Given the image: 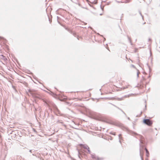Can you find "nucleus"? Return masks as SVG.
<instances>
[{
	"instance_id": "1",
	"label": "nucleus",
	"mask_w": 160,
	"mask_h": 160,
	"mask_svg": "<svg viewBox=\"0 0 160 160\" xmlns=\"http://www.w3.org/2000/svg\"><path fill=\"white\" fill-rule=\"evenodd\" d=\"M136 134L137 135V136L138 137V138H139L140 139V155H141V158H142V160H143V158H142V149H143V144L144 143L143 138V137L142 136H141L140 135H138V134Z\"/></svg>"
},
{
	"instance_id": "2",
	"label": "nucleus",
	"mask_w": 160,
	"mask_h": 160,
	"mask_svg": "<svg viewBox=\"0 0 160 160\" xmlns=\"http://www.w3.org/2000/svg\"><path fill=\"white\" fill-rule=\"evenodd\" d=\"M81 148L82 149H85V151L87 152H87L88 153H90V151L89 149V148L87 146V145H81Z\"/></svg>"
},
{
	"instance_id": "3",
	"label": "nucleus",
	"mask_w": 160,
	"mask_h": 160,
	"mask_svg": "<svg viewBox=\"0 0 160 160\" xmlns=\"http://www.w3.org/2000/svg\"><path fill=\"white\" fill-rule=\"evenodd\" d=\"M144 122L148 125H150L152 124V122L149 119H145L144 120Z\"/></svg>"
},
{
	"instance_id": "4",
	"label": "nucleus",
	"mask_w": 160,
	"mask_h": 160,
	"mask_svg": "<svg viewBox=\"0 0 160 160\" xmlns=\"http://www.w3.org/2000/svg\"><path fill=\"white\" fill-rule=\"evenodd\" d=\"M145 150L146 151V155L147 157H148V155L149 154V152L146 148H145Z\"/></svg>"
},
{
	"instance_id": "5",
	"label": "nucleus",
	"mask_w": 160,
	"mask_h": 160,
	"mask_svg": "<svg viewBox=\"0 0 160 160\" xmlns=\"http://www.w3.org/2000/svg\"><path fill=\"white\" fill-rule=\"evenodd\" d=\"M139 71H138V70H137V76L138 77V75H139Z\"/></svg>"
},
{
	"instance_id": "6",
	"label": "nucleus",
	"mask_w": 160,
	"mask_h": 160,
	"mask_svg": "<svg viewBox=\"0 0 160 160\" xmlns=\"http://www.w3.org/2000/svg\"><path fill=\"white\" fill-rule=\"evenodd\" d=\"M92 158H94V156H93V155H92Z\"/></svg>"
},
{
	"instance_id": "7",
	"label": "nucleus",
	"mask_w": 160,
	"mask_h": 160,
	"mask_svg": "<svg viewBox=\"0 0 160 160\" xmlns=\"http://www.w3.org/2000/svg\"><path fill=\"white\" fill-rule=\"evenodd\" d=\"M100 15H102V14H100Z\"/></svg>"
}]
</instances>
